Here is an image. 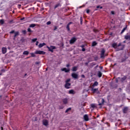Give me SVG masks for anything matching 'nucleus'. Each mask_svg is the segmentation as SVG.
Returning <instances> with one entry per match:
<instances>
[{
  "label": "nucleus",
  "mask_w": 130,
  "mask_h": 130,
  "mask_svg": "<svg viewBox=\"0 0 130 130\" xmlns=\"http://www.w3.org/2000/svg\"><path fill=\"white\" fill-rule=\"evenodd\" d=\"M112 47L114 48H115L116 49H117V51L122 50V49L124 48V45H121V43H119L118 45H117V44L114 43L112 44Z\"/></svg>",
  "instance_id": "obj_1"
},
{
  "label": "nucleus",
  "mask_w": 130,
  "mask_h": 130,
  "mask_svg": "<svg viewBox=\"0 0 130 130\" xmlns=\"http://www.w3.org/2000/svg\"><path fill=\"white\" fill-rule=\"evenodd\" d=\"M47 48L49 49V51H51V52H53V49H55L56 48L55 47V46H51L50 47L47 46Z\"/></svg>",
  "instance_id": "obj_2"
},
{
  "label": "nucleus",
  "mask_w": 130,
  "mask_h": 130,
  "mask_svg": "<svg viewBox=\"0 0 130 130\" xmlns=\"http://www.w3.org/2000/svg\"><path fill=\"white\" fill-rule=\"evenodd\" d=\"M105 50L104 49H103L101 51V58H104L105 57Z\"/></svg>",
  "instance_id": "obj_3"
},
{
  "label": "nucleus",
  "mask_w": 130,
  "mask_h": 130,
  "mask_svg": "<svg viewBox=\"0 0 130 130\" xmlns=\"http://www.w3.org/2000/svg\"><path fill=\"white\" fill-rule=\"evenodd\" d=\"M91 91L92 93H97V94H99V91H98V88H94V87H91Z\"/></svg>",
  "instance_id": "obj_4"
},
{
  "label": "nucleus",
  "mask_w": 130,
  "mask_h": 130,
  "mask_svg": "<svg viewBox=\"0 0 130 130\" xmlns=\"http://www.w3.org/2000/svg\"><path fill=\"white\" fill-rule=\"evenodd\" d=\"M72 77L73 79H79V75L75 73L72 74Z\"/></svg>",
  "instance_id": "obj_5"
},
{
  "label": "nucleus",
  "mask_w": 130,
  "mask_h": 130,
  "mask_svg": "<svg viewBox=\"0 0 130 130\" xmlns=\"http://www.w3.org/2000/svg\"><path fill=\"white\" fill-rule=\"evenodd\" d=\"M35 54H45V52L38 50V51H35Z\"/></svg>",
  "instance_id": "obj_6"
},
{
  "label": "nucleus",
  "mask_w": 130,
  "mask_h": 130,
  "mask_svg": "<svg viewBox=\"0 0 130 130\" xmlns=\"http://www.w3.org/2000/svg\"><path fill=\"white\" fill-rule=\"evenodd\" d=\"M76 41H77V38H73L72 39H71V40L70 41V44H74V43H75V42H76Z\"/></svg>",
  "instance_id": "obj_7"
},
{
  "label": "nucleus",
  "mask_w": 130,
  "mask_h": 130,
  "mask_svg": "<svg viewBox=\"0 0 130 130\" xmlns=\"http://www.w3.org/2000/svg\"><path fill=\"white\" fill-rule=\"evenodd\" d=\"M64 86L67 89H70L71 88V83H66Z\"/></svg>",
  "instance_id": "obj_8"
},
{
  "label": "nucleus",
  "mask_w": 130,
  "mask_h": 130,
  "mask_svg": "<svg viewBox=\"0 0 130 130\" xmlns=\"http://www.w3.org/2000/svg\"><path fill=\"white\" fill-rule=\"evenodd\" d=\"M62 72H65V73H69L70 72V69H67V68H62L61 69Z\"/></svg>",
  "instance_id": "obj_9"
},
{
  "label": "nucleus",
  "mask_w": 130,
  "mask_h": 130,
  "mask_svg": "<svg viewBox=\"0 0 130 130\" xmlns=\"http://www.w3.org/2000/svg\"><path fill=\"white\" fill-rule=\"evenodd\" d=\"M43 123L44 125L47 126V125H48V121H47V120H44L43 121Z\"/></svg>",
  "instance_id": "obj_10"
},
{
  "label": "nucleus",
  "mask_w": 130,
  "mask_h": 130,
  "mask_svg": "<svg viewBox=\"0 0 130 130\" xmlns=\"http://www.w3.org/2000/svg\"><path fill=\"white\" fill-rule=\"evenodd\" d=\"M83 117L85 121H88V120H89V117L88 116V115H85Z\"/></svg>",
  "instance_id": "obj_11"
},
{
  "label": "nucleus",
  "mask_w": 130,
  "mask_h": 130,
  "mask_svg": "<svg viewBox=\"0 0 130 130\" xmlns=\"http://www.w3.org/2000/svg\"><path fill=\"white\" fill-rule=\"evenodd\" d=\"M68 100L67 98L63 99L62 100V102H63V104H68Z\"/></svg>",
  "instance_id": "obj_12"
},
{
  "label": "nucleus",
  "mask_w": 130,
  "mask_h": 130,
  "mask_svg": "<svg viewBox=\"0 0 130 130\" xmlns=\"http://www.w3.org/2000/svg\"><path fill=\"white\" fill-rule=\"evenodd\" d=\"M2 52L4 54H5V53H6L7 48H5V47L2 48Z\"/></svg>",
  "instance_id": "obj_13"
},
{
  "label": "nucleus",
  "mask_w": 130,
  "mask_h": 130,
  "mask_svg": "<svg viewBox=\"0 0 130 130\" xmlns=\"http://www.w3.org/2000/svg\"><path fill=\"white\" fill-rule=\"evenodd\" d=\"M44 45H46V44L45 43L40 44L39 45V48H41V47H43V46H44Z\"/></svg>",
  "instance_id": "obj_14"
},
{
  "label": "nucleus",
  "mask_w": 130,
  "mask_h": 130,
  "mask_svg": "<svg viewBox=\"0 0 130 130\" xmlns=\"http://www.w3.org/2000/svg\"><path fill=\"white\" fill-rule=\"evenodd\" d=\"M72 22H69L68 24V25H67V30H68V31H70V25H71V24H72Z\"/></svg>",
  "instance_id": "obj_15"
},
{
  "label": "nucleus",
  "mask_w": 130,
  "mask_h": 130,
  "mask_svg": "<svg viewBox=\"0 0 130 130\" xmlns=\"http://www.w3.org/2000/svg\"><path fill=\"white\" fill-rule=\"evenodd\" d=\"M98 86V82H97V81H95V82L93 84V85H92L91 87H92L94 88V87H96V86Z\"/></svg>",
  "instance_id": "obj_16"
},
{
  "label": "nucleus",
  "mask_w": 130,
  "mask_h": 130,
  "mask_svg": "<svg viewBox=\"0 0 130 130\" xmlns=\"http://www.w3.org/2000/svg\"><path fill=\"white\" fill-rule=\"evenodd\" d=\"M127 110H128V108L127 107L124 108L123 111L124 113H126L127 112Z\"/></svg>",
  "instance_id": "obj_17"
},
{
  "label": "nucleus",
  "mask_w": 130,
  "mask_h": 130,
  "mask_svg": "<svg viewBox=\"0 0 130 130\" xmlns=\"http://www.w3.org/2000/svg\"><path fill=\"white\" fill-rule=\"evenodd\" d=\"M104 102H105L104 99H102V103H100V104H99V105L100 106H101V105H103V104H104Z\"/></svg>",
  "instance_id": "obj_18"
},
{
  "label": "nucleus",
  "mask_w": 130,
  "mask_h": 130,
  "mask_svg": "<svg viewBox=\"0 0 130 130\" xmlns=\"http://www.w3.org/2000/svg\"><path fill=\"white\" fill-rule=\"evenodd\" d=\"M78 70V68L77 67H74L72 68L73 72H76Z\"/></svg>",
  "instance_id": "obj_19"
},
{
  "label": "nucleus",
  "mask_w": 130,
  "mask_h": 130,
  "mask_svg": "<svg viewBox=\"0 0 130 130\" xmlns=\"http://www.w3.org/2000/svg\"><path fill=\"white\" fill-rule=\"evenodd\" d=\"M23 54L25 55H28V54H29V52H28V51H24L23 53Z\"/></svg>",
  "instance_id": "obj_20"
},
{
  "label": "nucleus",
  "mask_w": 130,
  "mask_h": 130,
  "mask_svg": "<svg viewBox=\"0 0 130 130\" xmlns=\"http://www.w3.org/2000/svg\"><path fill=\"white\" fill-rule=\"evenodd\" d=\"M125 39L126 40H130V35L125 36Z\"/></svg>",
  "instance_id": "obj_21"
},
{
  "label": "nucleus",
  "mask_w": 130,
  "mask_h": 130,
  "mask_svg": "<svg viewBox=\"0 0 130 130\" xmlns=\"http://www.w3.org/2000/svg\"><path fill=\"white\" fill-rule=\"evenodd\" d=\"M69 94H75V91L74 90H70L69 91Z\"/></svg>",
  "instance_id": "obj_22"
},
{
  "label": "nucleus",
  "mask_w": 130,
  "mask_h": 130,
  "mask_svg": "<svg viewBox=\"0 0 130 130\" xmlns=\"http://www.w3.org/2000/svg\"><path fill=\"white\" fill-rule=\"evenodd\" d=\"M14 38L17 37V36H18L19 35V32L17 31V32H14Z\"/></svg>",
  "instance_id": "obj_23"
},
{
  "label": "nucleus",
  "mask_w": 130,
  "mask_h": 130,
  "mask_svg": "<svg viewBox=\"0 0 130 130\" xmlns=\"http://www.w3.org/2000/svg\"><path fill=\"white\" fill-rule=\"evenodd\" d=\"M35 26H36V24H31L30 25L29 27L30 28H34V27H35Z\"/></svg>",
  "instance_id": "obj_24"
},
{
  "label": "nucleus",
  "mask_w": 130,
  "mask_h": 130,
  "mask_svg": "<svg viewBox=\"0 0 130 130\" xmlns=\"http://www.w3.org/2000/svg\"><path fill=\"white\" fill-rule=\"evenodd\" d=\"M98 76L99 78H101V77H102V73H101V72H99L98 73Z\"/></svg>",
  "instance_id": "obj_25"
},
{
  "label": "nucleus",
  "mask_w": 130,
  "mask_h": 130,
  "mask_svg": "<svg viewBox=\"0 0 130 130\" xmlns=\"http://www.w3.org/2000/svg\"><path fill=\"white\" fill-rule=\"evenodd\" d=\"M31 57H35L36 55H35V53H30Z\"/></svg>",
  "instance_id": "obj_26"
},
{
  "label": "nucleus",
  "mask_w": 130,
  "mask_h": 130,
  "mask_svg": "<svg viewBox=\"0 0 130 130\" xmlns=\"http://www.w3.org/2000/svg\"><path fill=\"white\" fill-rule=\"evenodd\" d=\"M96 45H97V43H96V42H92V46H96Z\"/></svg>",
  "instance_id": "obj_27"
},
{
  "label": "nucleus",
  "mask_w": 130,
  "mask_h": 130,
  "mask_svg": "<svg viewBox=\"0 0 130 130\" xmlns=\"http://www.w3.org/2000/svg\"><path fill=\"white\" fill-rule=\"evenodd\" d=\"M4 23H5V21L4 20V19L0 20V24H2V25H3Z\"/></svg>",
  "instance_id": "obj_28"
},
{
  "label": "nucleus",
  "mask_w": 130,
  "mask_h": 130,
  "mask_svg": "<svg viewBox=\"0 0 130 130\" xmlns=\"http://www.w3.org/2000/svg\"><path fill=\"white\" fill-rule=\"evenodd\" d=\"M71 110H72V108H71L67 109L66 111V113H67L69 112Z\"/></svg>",
  "instance_id": "obj_29"
},
{
  "label": "nucleus",
  "mask_w": 130,
  "mask_h": 130,
  "mask_svg": "<svg viewBox=\"0 0 130 130\" xmlns=\"http://www.w3.org/2000/svg\"><path fill=\"white\" fill-rule=\"evenodd\" d=\"M126 79V77L125 76L123 77L122 78H121V82H123L125 79Z\"/></svg>",
  "instance_id": "obj_30"
},
{
  "label": "nucleus",
  "mask_w": 130,
  "mask_h": 130,
  "mask_svg": "<svg viewBox=\"0 0 130 130\" xmlns=\"http://www.w3.org/2000/svg\"><path fill=\"white\" fill-rule=\"evenodd\" d=\"M91 107L92 108H95V107H96V105H95V104H91Z\"/></svg>",
  "instance_id": "obj_31"
},
{
  "label": "nucleus",
  "mask_w": 130,
  "mask_h": 130,
  "mask_svg": "<svg viewBox=\"0 0 130 130\" xmlns=\"http://www.w3.org/2000/svg\"><path fill=\"white\" fill-rule=\"evenodd\" d=\"M31 40L32 42H35L36 41H37V38L33 39Z\"/></svg>",
  "instance_id": "obj_32"
},
{
  "label": "nucleus",
  "mask_w": 130,
  "mask_h": 130,
  "mask_svg": "<svg viewBox=\"0 0 130 130\" xmlns=\"http://www.w3.org/2000/svg\"><path fill=\"white\" fill-rule=\"evenodd\" d=\"M125 29H126V27L124 28L121 31V33H123V32H124V31H125Z\"/></svg>",
  "instance_id": "obj_33"
},
{
  "label": "nucleus",
  "mask_w": 130,
  "mask_h": 130,
  "mask_svg": "<svg viewBox=\"0 0 130 130\" xmlns=\"http://www.w3.org/2000/svg\"><path fill=\"white\" fill-rule=\"evenodd\" d=\"M119 80H120V78H118L116 80V83H118V81H119Z\"/></svg>",
  "instance_id": "obj_34"
},
{
  "label": "nucleus",
  "mask_w": 130,
  "mask_h": 130,
  "mask_svg": "<svg viewBox=\"0 0 130 130\" xmlns=\"http://www.w3.org/2000/svg\"><path fill=\"white\" fill-rule=\"evenodd\" d=\"M71 81V79H67L66 81V83H69V82H70Z\"/></svg>",
  "instance_id": "obj_35"
},
{
  "label": "nucleus",
  "mask_w": 130,
  "mask_h": 130,
  "mask_svg": "<svg viewBox=\"0 0 130 130\" xmlns=\"http://www.w3.org/2000/svg\"><path fill=\"white\" fill-rule=\"evenodd\" d=\"M28 32H32V30H31V28H29L27 29Z\"/></svg>",
  "instance_id": "obj_36"
},
{
  "label": "nucleus",
  "mask_w": 130,
  "mask_h": 130,
  "mask_svg": "<svg viewBox=\"0 0 130 130\" xmlns=\"http://www.w3.org/2000/svg\"><path fill=\"white\" fill-rule=\"evenodd\" d=\"M50 24H51V22H50V21H48L47 22V25H50Z\"/></svg>",
  "instance_id": "obj_37"
},
{
  "label": "nucleus",
  "mask_w": 130,
  "mask_h": 130,
  "mask_svg": "<svg viewBox=\"0 0 130 130\" xmlns=\"http://www.w3.org/2000/svg\"><path fill=\"white\" fill-rule=\"evenodd\" d=\"M86 13H87V14H89V13H90V10H86Z\"/></svg>",
  "instance_id": "obj_38"
},
{
  "label": "nucleus",
  "mask_w": 130,
  "mask_h": 130,
  "mask_svg": "<svg viewBox=\"0 0 130 130\" xmlns=\"http://www.w3.org/2000/svg\"><path fill=\"white\" fill-rule=\"evenodd\" d=\"M15 30H12L10 32V34H13V33H15Z\"/></svg>",
  "instance_id": "obj_39"
},
{
  "label": "nucleus",
  "mask_w": 130,
  "mask_h": 130,
  "mask_svg": "<svg viewBox=\"0 0 130 130\" xmlns=\"http://www.w3.org/2000/svg\"><path fill=\"white\" fill-rule=\"evenodd\" d=\"M111 13L112 15H114V11H111Z\"/></svg>",
  "instance_id": "obj_40"
},
{
  "label": "nucleus",
  "mask_w": 130,
  "mask_h": 130,
  "mask_svg": "<svg viewBox=\"0 0 130 130\" xmlns=\"http://www.w3.org/2000/svg\"><path fill=\"white\" fill-rule=\"evenodd\" d=\"M22 32L23 34H26V30H23Z\"/></svg>",
  "instance_id": "obj_41"
},
{
  "label": "nucleus",
  "mask_w": 130,
  "mask_h": 130,
  "mask_svg": "<svg viewBox=\"0 0 130 130\" xmlns=\"http://www.w3.org/2000/svg\"><path fill=\"white\" fill-rule=\"evenodd\" d=\"M56 29H57V27L56 26L54 27V30H56Z\"/></svg>",
  "instance_id": "obj_42"
},
{
  "label": "nucleus",
  "mask_w": 130,
  "mask_h": 130,
  "mask_svg": "<svg viewBox=\"0 0 130 130\" xmlns=\"http://www.w3.org/2000/svg\"><path fill=\"white\" fill-rule=\"evenodd\" d=\"M39 43V42H38V41L36 42V45H38Z\"/></svg>",
  "instance_id": "obj_43"
},
{
  "label": "nucleus",
  "mask_w": 130,
  "mask_h": 130,
  "mask_svg": "<svg viewBox=\"0 0 130 130\" xmlns=\"http://www.w3.org/2000/svg\"><path fill=\"white\" fill-rule=\"evenodd\" d=\"M57 7H58V5H56V6H55V9H56V8H57Z\"/></svg>",
  "instance_id": "obj_44"
},
{
  "label": "nucleus",
  "mask_w": 130,
  "mask_h": 130,
  "mask_svg": "<svg viewBox=\"0 0 130 130\" xmlns=\"http://www.w3.org/2000/svg\"><path fill=\"white\" fill-rule=\"evenodd\" d=\"M86 50V49H85V48H82V51H85Z\"/></svg>",
  "instance_id": "obj_45"
},
{
  "label": "nucleus",
  "mask_w": 130,
  "mask_h": 130,
  "mask_svg": "<svg viewBox=\"0 0 130 130\" xmlns=\"http://www.w3.org/2000/svg\"><path fill=\"white\" fill-rule=\"evenodd\" d=\"M2 73H5V71L3 69L2 70Z\"/></svg>",
  "instance_id": "obj_46"
},
{
  "label": "nucleus",
  "mask_w": 130,
  "mask_h": 130,
  "mask_svg": "<svg viewBox=\"0 0 130 130\" xmlns=\"http://www.w3.org/2000/svg\"><path fill=\"white\" fill-rule=\"evenodd\" d=\"M81 77H82V78H85V75H82L81 76Z\"/></svg>",
  "instance_id": "obj_47"
},
{
  "label": "nucleus",
  "mask_w": 130,
  "mask_h": 130,
  "mask_svg": "<svg viewBox=\"0 0 130 130\" xmlns=\"http://www.w3.org/2000/svg\"><path fill=\"white\" fill-rule=\"evenodd\" d=\"M36 64H39V62H36Z\"/></svg>",
  "instance_id": "obj_48"
},
{
  "label": "nucleus",
  "mask_w": 130,
  "mask_h": 130,
  "mask_svg": "<svg viewBox=\"0 0 130 130\" xmlns=\"http://www.w3.org/2000/svg\"><path fill=\"white\" fill-rule=\"evenodd\" d=\"M67 68H69V67H70V64H68L67 65Z\"/></svg>",
  "instance_id": "obj_49"
},
{
  "label": "nucleus",
  "mask_w": 130,
  "mask_h": 130,
  "mask_svg": "<svg viewBox=\"0 0 130 130\" xmlns=\"http://www.w3.org/2000/svg\"><path fill=\"white\" fill-rule=\"evenodd\" d=\"M81 24H82V17H81Z\"/></svg>",
  "instance_id": "obj_50"
},
{
  "label": "nucleus",
  "mask_w": 130,
  "mask_h": 130,
  "mask_svg": "<svg viewBox=\"0 0 130 130\" xmlns=\"http://www.w3.org/2000/svg\"><path fill=\"white\" fill-rule=\"evenodd\" d=\"M24 19H25V18H21V20H24Z\"/></svg>",
  "instance_id": "obj_51"
},
{
  "label": "nucleus",
  "mask_w": 130,
  "mask_h": 130,
  "mask_svg": "<svg viewBox=\"0 0 130 130\" xmlns=\"http://www.w3.org/2000/svg\"><path fill=\"white\" fill-rule=\"evenodd\" d=\"M3 75V73H0V76H2Z\"/></svg>",
  "instance_id": "obj_52"
},
{
  "label": "nucleus",
  "mask_w": 130,
  "mask_h": 130,
  "mask_svg": "<svg viewBox=\"0 0 130 130\" xmlns=\"http://www.w3.org/2000/svg\"><path fill=\"white\" fill-rule=\"evenodd\" d=\"M96 8H97L98 9H99V8H100V7H99V6H97Z\"/></svg>",
  "instance_id": "obj_53"
},
{
  "label": "nucleus",
  "mask_w": 130,
  "mask_h": 130,
  "mask_svg": "<svg viewBox=\"0 0 130 130\" xmlns=\"http://www.w3.org/2000/svg\"><path fill=\"white\" fill-rule=\"evenodd\" d=\"M1 128H2V130H3V127H2Z\"/></svg>",
  "instance_id": "obj_54"
},
{
  "label": "nucleus",
  "mask_w": 130,
  "mask_h": 130,
  "mask_svg": "<svg viewBox=\"0 0 130 130\" xmlns=\"http://www.w3.org/2000/svg\"><path fill=\"white\" fill-rule=\"evenodd\" d=\"M100 8H101V9H102V7H101Z\"/></svg>",
  "instance_id": "obj_55"
},
{
  "label": "nucleus",
  "mask_w": 130,
  "mask_h": 130,
  "mask_svg": "<svg viewBox=\"0 0 130 130\" xmlns=\"http://www.w3.org/2000/svg\"><path fill=\"white\" fill-rule=\"evenodd\" d=\"M82 47H84V46H82Z\"/></svg>",
  "instance_id": "obj_56"
},
{
  "label": "nucleus",
  "mask_w": 130,
  "mask_h": 130,
  "mask_svg": "<svg viewBox=\"0 0 130 130\" xmlns=\"http://www.w3.org/2000/svg\"><path fill=\"white\" fill-rule=\"evenodd\" d=\"M80 8H82V7H80Z\"/></svg>",
  "instance_id": "obj_57"
}]
</instances>
